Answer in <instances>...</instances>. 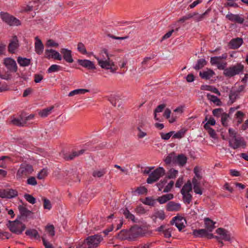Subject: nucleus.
I'll list each match as a JSON object with an SVG mask.
<instances>
[{
  "label": "nucleus",
  "instance_id": "1a4fd4ad",
  "mask_svg": "<svg viewBox=\"0 0 248 248\" xmlns=\"http://www.w3.org/2000/svg\"><path fill=\"white\" fill-rule=\"evenodd\" d=\"M129 232L130 241H134L137 238L145 234V230L137 226L131 227L129 230Z\"/></svg>",
  "mask_w": 248,
  "mask_h": 248
},
{
  "label": "nucleus",
  "instance_id": "7c9ffc66",
  "mask_svg": "<svg viewBox=\"0 0 248 248\" xmlns=\"http://www.w3.org/2000/svg\"><path fill=\"white\" fill-rule=\"evenodd\" d=\"M107 172V169L103 168L99 170H96L93 172L92 175L94 177L100 178L103 177Z\"/></svg>",
  "mask_w": 248,
  "mask_h": 248
},
{
  "label": "nucleus",
  "instance_id": "a19ab883",
  "mask_svg": "<svg viewBox=\"0 0 248 248\" xmlns=\"http://www.w3.org/2000/svg\"><path fill=\"white\" fill-rule=\"evenodd\" d=\"M178 171L173 168L170 169L168 172L167 178L169 179H174L178 175Z\"/></svg>",
  "mask_w": 248,
  "mask_h": 248
},
{
  "label": "nucleus",
  "instance_id": "39448f33",
  "mask_svg": "<svg viewBox=\"0 0 248 248\" xmlns=\"http://www.w3.org/2000/svg\"><path fill=\"white\" fill-rule=\"evenodd\" d=\"M7 226L11 232L16 234H21L26 228L25 225L17 220L9 221Z\"/></svg>",
  "mask_w": 248,
  "mask_h": 248
},
{
  "label": "nucleus",
  "instance_id": "603ef678",
  "mask_svg": "<svg viewBox=\"0 0 248 248\" xmlns=\"http://www.w3.org/2000/svg\"><path fill=\"white\" fill-rule=\"evenodd\" d=\"M167 183V180L166 179H164L163 180H161L158 183H157V186L158 188V190L163 191V190L165 187Z\"/></svg>",
  "mask_w": 248,
  "mask_h": 248
},
{
  "label": "nucleus",
  "instance_id": "774afa93",
  "mask_svg": "<svg viewBox=\"0 0 248 248\" xmlns=\"http://www.w3.org/2000/svg\"><path fill=\"white\" fill-rule=\"evenodd\" d=\"M44 208L48 210H50L51 208V204L49 200L44 198Z\"/></svg>",
  "mask_w": 248,
  "mask_h": 248
},
{
  "label": "nucleus",
  "instance_id": "f704fd0d",
  "mask_svg": "<svg viewBox=\"0 0 248 248\" xmlns=\"http://www.w3.org/2000/svg\"><path fill=\"white\" fill-rule=\"evenodd\" d=\"M210 11V9H208L204 13L201 15H199L197 13H193V14H195V15L192 18H193L197 22L201 21L204 18L205 16L208 14Z\"/></svg>",
  "mask_w": 248,
  "mask_h": 248
},
{
  "label": "nucleus",
  "instance_id": "4d7b16f0",
  "mask_svg": "<svg viewBox=\"0 0 248 248\" xmlns=\"http://www.w3.org/2000/svg\"><path fill=\"white\" fill-rule=\"evenodd\" d=\"M174 133V131H170L168 133H161L160 136L163 140H168L171 136H172Z\"/></svg>",
  "mask_w": 248,
  "mask_h": 248
},
{
  "label": "nucleus",
  "instance_id": "6e6d98bb",
  "mask_svg": "<svg viewBox=\"0 0 248 248\" xmlns=\"http://www.w3.org/2000/svg\"><path fill=\"white\" fill-rule=\"evenodd\" d=\"M173 185L174 182L173 181H170L167 185L165 186L163 190V192L166 193L170 191Z\"/></svg>",
  "mask_w": 248,
  "mask_h": 248
},
{
  "label": "nucleus",
  "instance_id": "a211bd4d",
  "mask_svg": "<svg viewBox=\"0 0 248 248\" xmlns=\"http://www.w3.org/2000/svg\"><path fill=\"white\" fill-rule=\"evenodd\" d=\"M181 208V204L174 202H170L166 205V210L170 212L178 211L180 210Z\"/></svg>",
  "mask_w": 248,
  "mask_h": 248
},
{
  "label": "nucleus",
  "instance_id": "de8ad7c7",
  "mask_svg": "<svg viewBox=\"0 0 248 248\" xmlns=\"http://www.w3.org/2000/svg\"><path fill=\"white\" fill-rule=\"evenodd\" d=\"M229 117V114L226 113H223L221 116V121L222 125L224 126H228V119Z\"/></svg>",
  "mask_w": 248,
  "mask_h": 248
},
{
  "label": "nucleus",
  "instance_id": "69168bd1",
  "mask_svg": "<svg viewBox=\"0 0 248 248\" xmlns=\"http://www.w3.org/2000/svg\"><path fill=\"white\" fill-rule=\"evenodd\" d=\"M169 225H162L155 229L156 232H160L163 234Z\"/></svg>",
  "mask_w": 248,
  "mask_h": 248
},
{
  "label": "nucleus",
  "instance_id": "2eb2a0df",
  "mask_svg": "<svg viewBox=\"0 0 248 248\" xmlns=\"http://www.w3.org/2000/svg\"><path fill=\"white\" fill-rule=\"evenodd\" d=\"M45 57L48 59L53 58L60 61L62 60V57L60 53L52 49H46L45 50Z\"/></svg>",
  "mask_w": 248,
  "mask_h": 248
},
{
  "label": "nucleus",
  "instance_id": "b1692460",
  "mask_svg": "<svg viewBox=\"0 0 248 248\" xmlns=\"http://www.w3.org/2000/svg\"><path fill=\"white\" fill-rule=\"evenodd\" d=\"M192 183L193 185V189L196 194L202 195V191L200 187V182L198 181L196 177H194L192 179Z\"/></svg>",
  "mask_w": 248,
  "mask_h": 248
},
{
  "label": "nucleus",
  "instance_id": "9d476101",
  "mask_svg": "<svg viewBox=\"0 0 248 248\" xmlns=\"http://www.w3.org/2000/svg\"><path fill=\"white\" fill-rule=\"evenodd\" d=\"M245 145L246 143L244 140L240 136H237L234 138H229V146L233 149H236Z\"/></svg>",
  "mask_w": 248,
  "mask_h": 248
},
{
  "label": "nucleus",
  "instance_id": "37998d69",
  "mask_svg": "<svg viewBox=\"0 0 248 248\" xmlns=\"http://www.w3.org/2000/svg\"><path fill=\"white\" fill-rule=\"evenodd\" d=\"M11 122L14 125L21 126H24L26 124V121H23L22 119H19L17 118L13 119Z\"/></svg>",
  "mask_w": 248,
  "mask_h": 248
},
{
  "label": "nucleus",
  "instance_id": "72a5a7b5",
  "mask_svg": "<svg viewBox=\"0 0 248 248\" xmlns=\"http://www.w3.org/2000/svg\"><path fill=\"white\" fill-rule=\"evenodd\" d=\"M207 97L208 99L213 102L214 103L216 104L217 106H221V101L218 98L217 96L208 93L207 94Z\"/></svg>",
  "mask_w": 248,
  "mask_h": 248
},
{
  "label": "nucleus",
  "instance_id": "c85d7f7f",
  "mask_svg": "<svg viewBox=\"0 0 248 248\" xmlns=\"http://www.w3.org/2000/svg\"><path fill=\"white\" fill-rule=\"evenodd\" d=\"M192 234L196 237H204L206 234V230L204 229L194 230Z\"/></svg>",
  "mask_w": 248,
  "mask_h": 248
},
{
  "label": "nucleus",
  "instance_id": "c03bdc74",
  "mask_svg": "<svg viewBox=\"0 0 248 248\" xmlns=\"http://www.w3.org/2000/svg\"><path fill=\"white\" fill-rule=\"evenodd\" d=\"M208 231L206 230V234L205 235V237L207 238L208 239H211V238H216L217 239V242L219 244H221L220 247H222L224 245V244H223L222 241H221L220 240V237L219 236H214L212 233H208Z\"/></svg>",
  "mask_w": 248,
  "mask_h": 248
},
{
  "label": "nucleus",
  "instance_id": "a878e982",
  "mask_svg": "<svg viewBox=\"0 0 248 248\" xmlns=\"http://www.w3.org/2000/svg\"><path fill=\"white\" fill-rule=\"evenodd\" d=\"M165 218V215L164 212L162 210H160L155 212L152 216V218L154 222H156L157 219L158 218L161 220H163Z\"/></svg>",
  "mask_w": 248,
  "mask_h": 248
},
{
  "label": "nucleus",
  "instance_id": "423d86ee",
  "mask_svg": "<svg viewBox=\"0 0 248 248\" xmlns=\"http://www.w3.org/2000/svg\"><path fill=\"white\" fill-rule=\"evenodd\" d=\"M244 70V65L241 63H237L224 69L223 75L227 77H232L238 75Z\"/></svg>",
  "mask_w": 248,
  "mask_h": 248
},
{
  "label": "nucleus",
  "instance_id": "c756f323",
  "mask_svg": "<svg viewBox=\"0 0 248 248\" xmlns=\"http://www.w3.org/2000/svg\"><path fill=\"white\" fill-rule=\"evenodd\" d=\"M17 61L21 66H27L31 63V59L21 57H18Z\"/></svg>",
  "mask_w": 248,
  "mask_h": 248
},
{
  "label": "nucleus",
  "instance_id": "f03ea898",
  "mask_svg": "<svg viewBox=\"0 0 248 248\" xmlns=\"http://www.w3.org/2000/svg\"><path fill=\"white\" fill-rule=\"evenodd\" d=\"M103 51L106 55L107 59H102L95 57L97 61L98 65L102 69L109 70L111 73H115L117 70V66L115 64L112 60H111L109 58L107 50H104Z\"/></svg>",
  "mask_w": 248,
  "mask_h": 248
},
{
  "label": "nucleus",
  "instance_id": "f3484780",
  "mask_svg": "<svg viewBox=\"0 0 248 248\" xmlns=\"http://www.w3.org/2000/svg\"><path fill=\"white\" fill-rule=\"evenodd\" d=\"M78 63L80 65L88 70H94L96 69L95 65L93 62L88 60H78Z\"/></svg>",
  "mask_w": 248,
  "mask_h": 248
},
{
  "label": "nucleus",
  "instance_id": "8fccbe9b",
  "mask_svg": "<svg viewBox=\"0 0 248 248\" xmlns=\"http://www.w3.org/2000/svg\"><path fill=\"white\" fill-rule=\"evenodd\" d=\"M47 175V170L46 169H43L38 173L37 177L39 179H44Z\"/></svg>",
  "mask_w": 248,
  "mask_h": 248
},
{
  "label": "nucleus",
  "instance_id": "864d4df0",
  "mask_svg": "<svg viewBox=\"0 0 248 248\" xmlns=\"http://www.w3.org/2000/svg\"><path fill=\"white\" fill-rule=\"evenodd\" d=\"M78 50L83 54H86L87 53L84 45L82 43L78 44Z\"/></svg>",
  "mask_w": 248,
  "mask_h": 248
},
{
  "label": "nucleus",
  "instance_id": "dca6fc26",
  "mask_svg": "<svg viewBox=\"0 0 248 248\" xmlns=\"http://www.w3.org/2000/svg\"><path fill=\"white\" fill-rule=\"evenodd\" d=\"M243 43L242 38L237 37L232 39L229 43L228 46L230 48L235 49L238 48Z\"/></svg>",
  "mask_w": 248,
  "mask_h": 248
},
{
  "label": "nucleus",
  "instance_id": "7ed1b4c3",
  "mask_svg": "<svg viewBox=\"0 0 248 248\" xmlns=\"http://www.w3.org/2000/svg\"><path fill=\"white\" fill-rule=\"evenodd\" d=\"M34 171L32 165L29 164L22 163L20 165L16 173V178L17 180L26 178L31 174Z\"/></svg>",
  "mask_w": 248,
  "mask_h": 248
},
{
  "label": "nucleus",
  "instance_id": "5fc2aeb1",
  "mask_svg": "<svg viewBox=\"0 0 248 248\" xmlns=\"http://www.w3.org/2000/svg\"><path fill=\"white\" fill-rule=\"evenodd\" d=\"M172 230V227L169 225L165 232L163 233L164 237L167 238H170L171 236V232Z\"/></svg>",
  "mask_w": 248,
  "mask_h": 248
},
{
  "label": "nucleus",
  "instance_id": "4be33fe9",
  "mask_svg": "<svg viewBox=\"0 0 248 248\" xmlns=\"http://www.w3.org/2000/svg\"><path fill=\"white\" fill-rule=\"evenodd\" d=\"M187 157L184 154H181L176 156L175 163L180 166H184L187 162Z\"/></svg>",
  "mask_w": 248,
  "mask_h": 248
},
{
  "label": "nucleus",
  "instance_id": "680f3d73",
  "mask_svg": "<svg viewBox=\"0 0 248 248\" xmlns=\"http://www.w3.org/2000/svg\"><path fill=\"white\" fill-rule=\"evenodd\" d=\"M10 234L7 232H4L0 230V239L3 240L5 239H9L10 237Z\"/></svg>",
  "mask_w": 248,
  "mask_h": 248
},
{
  "label": "nucleus",
  "instance_id": "338daca9",
  "mask_svg": "<svg viewBox=\"0 0 248 248\" xmlns=\"http://www.w3.org/2000/svg\"><path fill=\"white\" fill-rule=\"evenodd\" d=\"M135 191L139 194H144L147 192V189L145 186H140L137 187Z\"/></svg>",
  "mask_w": 248,
  "mask_h": 248
},
{
  "label": "nucleus",
  "instance_id": "e433bc0d",
  "mask_svg": "<svg viewBox=\"0 0 248 248\" xmlns=\"http://www.w3.org/2000/svg\"><path fill=\"white\" fill-rule=\"evenodd\" d=\"M123 214L124 215L126 219L128 220H131L133 222H136L135 220V217L134 215L131 214L127 208H125V209L124 210Z\"/></svg>",
  "mask_w": 248,
  "mask_h": 248
},
{
  "label": "nucleus",
  "instance_id": "aec40b11",
  "mask_svg": "<svg viewBox=\"0 0 248 248\" xmlns=\"http://www.w3.org/2000/svg\"><path fill=\"white\" fill-rule=\"evenodd\" d=\"M215 75L214 71L211 69L207 68L206 70L201 71L199 75L202 78L208 80L210 79Z\"/></svg>",
  "mask_w": 248,
  "mask_h": 248
},
{
  "label": "nucleus",
  "instance_id": "c9c22d12",
  "mask_svg": "<svg viewBox=\"0 0 248 248\" xmlns=\"http://www.w3.org/2000/svg\"><path fill=\"white\" fill-rule=\"evenodd\" d=\"M207 64V62L204 59H199L196 64L194 67L196 70H199L203 68Z\"/></svg>",
  "mask_w": 248,
  "mask_h": 248
},
{
  "label": "nucleus",
  "instance_id": "ddd939ff",
  "mask_svg": "<svg viewBox=\"0 0 248 248\" xmlns=\"http://www.w3.org/2000/svg\"><path fill=\"white\" fill-rule=\"evenodd\" d=\"M216 233H217L220 236V240H223L225 241H230L231 240V235L229 231L222 228H219L216 231Z\"/></svg>",
  "mask_w": 248,
  "mask_h": 248
},
{
  "label": "nucleus",
  "instance_id": "a18cd8bd",
  "mask_svg": "<svg viewBox=\"0 0 248 248\" xmlns=\"http://www.w3.org/2000/svg\"><path fill=\"white\" fill-rule=\"evenodd\" d=\"M18 208L19 212L22 216L27 217L29 216L31 213L30 211L23 206H19Z\"/></svg>",
  "mask_w": 248,
  "mask_h": 248
},
{
  "label": "nucleus",
  "instance_id": "473e14b6",
  "mask_svg": "<svg viewBox=\"0 0 248 248\" xmlns=\"http://www.w3.org/2000/svg\"><path fill=\"white\" fill-rule=\"evenodd\" d=\"M54 106L46 108L39 112V115L41 117H46L51 113V111L53 109Z\"/></svg>",
  "mask_w": 248,
  "mask_h": 248
},
{
  "label": "nucleus",
  "instance_id": "f8f14e48",
  "mask_svg": "<svg viewBox=\"0 0 248 248\" xmlns=\"http://www.w3.org/2000/svg\"><path fill=\"white\" fill-rule=\"evenodd\" d=\"M186 222V219L183 217L176 216L172 218L170 223L171 225L174 224L178 228V230L181 232L184 228H185L184 222Z\"/></svg>",
  "mask_w": 248,
  "mask_h": 248
},
{
  "label": "nucleus",
  "instance_id": "58836bf2",
  "mask_svg": "<svg viewBox=\"0 0 248 248\" xmlns=\"http://www.w3.org/2000/svg\"><path fill=\"white\" fill-rule=\"evenodd\" d=\"M18 195V192L15 189H6V198L11 199L16 197Z\"/></svg>",
  "mask_w": 248,
  "mask_h": 248
},
{
  "label": "nucleus",
  "instance_id": "bb28decb",
  "mask_svg": "<svg viewBox=\"0 0 248 248\" xmlns=\"http://www.w3.org/2000/svg\"><path fill=\"white\" fill-rule=\"evenodd\" d=\"M201 89L202 90L209 91L217 94L218 95H220V93L218 89L213 86L207 85H202L201 86Z\"/></svg>",
  "mask_w": 248,
  "mask_h": 248
},
{
  "label": "nucleus",
  "instance_id": "79ce46f5",
  "mask_svg": "<svg viewBox=\"0 0 248 248\" xmlns=\"http://www.w3.org/2000/svg\"><path fill=\"white\" fill-rule=\"evenodd\" d=\"M245 114L244 113L241 111H238L235 115V118L237 120V125H239L240 124H241L243 121V117L244 116Z\"/></svg>",
  "mask_w": 248,
  "mask_h": 248
},
{
  "label": "nucleus",
  "instance_id": "e2e57ef3",
  "mask_svg": "<svg viewBox=\"0 0 248 248\" xmlns=\"http://www.w3.org/2000/svg\"><path fill=\"white\" fill-rule=\"evenodd\" d=\"M27 183L31 186H36L37 184V181L34 177L31 176L28 178Z\"/></svg>",
  "mask_w": 248,
  "mask_h": 248
},
{
  "label": "nucleus",
  "instance_id": "6ab92c4d",
  "mask_svg": "<svg viewBox=\"0 0 248 248\" xmlns=\"http://www.w3.org/2000/svg\"><path fill=\"white\" fill-rule=\"evenodd\" d=\"M35 42L34 44L35 51L36 53L38 55H41L42 54L44 46L43 44L42 43L41 40L38 38V36H36L35 38Z\"/></svg>",
  "mask_w": 248,
  "mask_h": 248
},
{
  "label": "nucleus",
  "instance_id": "052dcab7",
  "mask_svg": "<svg viewBox=\"0 0 248 248\" xmlns=\"http://www.w3.org/2000/svg\"><path fill=\"white\" fill-rule=\"evenodd\" d=\"M60 68V66L56 65V64H53L51 65L49 68L47 70L48 73H52L55 72L59 71Z\"/></svg>",
  "mask_w": 248,
  "mask_h": 248
},
{
  "label": "nucleus",
  "instance_id": "393cba45",
  "mask_svg": "<svg viewBox=\"0 0 248 248\" xmlns=\"http://www.w3.org/2000/svg\"><path fill=\"white\" fill-rule=\"evenodd\" d=\"M173 198V195L171 193L163 195L162 196L159 197L156 201H158L160 204H163Z\"/></svg>",
  "mask_w": 248,
  "mask_h": 248
},
{
  "label": "nucleus",
  "instance_id": "13d9d810",
  "mask_svg": "<svg viewBox=\"0 0 248 248\" xmlns=\"http://www.w3.org/2000/svg\"><path fill=\"white\" fill-rule=\"evenodd\" d=\"M24 198L29 202L31 204H34L36 202L35 199L31 195L29 194H25Z\"/></svg>",
  "mask_w": 248,
  "mask_h": 248
},
{
  "label": "nucleus",
  "instance_id": "4c0bfd02",
  "mask_svg": "<svg viewBox=\"0 0 248 248\" xmlns=\"http://www.w3.org/2000/svg\"><path fill=\"white\" fill-rule=\"evenodd\" d=\"M25 234L27 235L30 236L31 237H33L35 238L38 239L40 238V236L37 231L35 229L27 230L25 232Z\"/></svg>",
  "mask_w": 248,
  "mask_h": 248
},
{
  "label": "nucleus",
  "instance_id": "ea45409f",
  "mask_svg": "<svg viewBox=\"0 0 248 248\" xmlns=\"http://www.w3.org/2000/svg\"><path fill=\"white\" fill-rule=\"evenodd\" d=\"M89 92V90L87 89H79L73 90L69 93L68 96H73L76 94H84L86 93Z\"/></svg>",
  "mask_w": 248,
  "mask_h": 248
},
{
  "label": "nucleus",
  "instance_id": "09e8293b",
  "mask_svg": "<svg viewBox=\"0 0 248 248\" xmlns=\"http://www.w3.org/2000/svg\"><path fill=\"white\" fill-rule=\"evenodd\" d=\"M54 227L53 225H47L46 227V231L49 233V235L53 237L55 235Z\"/></svg>",
  "mask_w": 248,
  "mask_h": 248
},
{
  "label": "nucleus",
  "instance_id": "49530a36",
  "mask_svg": "<svg viewBox=\"0 0 248 248\" xmlns=\"http://www.w3.org/2000/svg\"><path fill=\"white\" fill-rule=\"evenodd\" d=\"M238 93L236 91H231L229 94V99L230 101L231 104H232L234 102L238 96Z\"/></svg>",
  "mask_w": 248,
  "mask_h": 248
},
{
  "label": "nucleus",
  "instance_id": "9b49d317",
  "mask_svg": "<svg viewBox=\"0 0 248 248\" xmlns=\"http://www.w3.org/2000/svg\"><path fill=\"white\" fill-rule=\"evenodd\" d=\"M4 66L11 72H16L17 66L16 62L11 58H6L3 60V62Z\"/></svg>",
  "mask_w": 248,
  "mask_h": 248
},
{
  "label": "nucleus",
  "instance_id": "2f4dec72",
  "mask_svg": "<svg viewBox=\"0 0 248 248\" xmlns=\"http://www.w3.org/2000/svg\"><path fill=\"white\" fill-rule=\"evenodd\" d=\"M118 237L121 240H130L129 230H122L118 234Z\"/></svg>",
  "mask_w": 248,
  "mask_h": 248
},
{
  "label": "nucleus",
  "instance_id": "6e6552de",
  "mask_svg": "<svg viewBox=\"0 0 248 248\" xmlns=\"http://www.w3.org/2000/svg\"><path fill=\"white\" fill-rule=\"evenodd\" d=\"M0 17L3 22L10 26H18L20 24V22L18 19L7 12H1Z\"/></svg>",
  "mask_w": 248,
  "mask_h": 248
},
{
  "label": "nucleus",
  "instance_id": "20e7f679",
  "mask_svg": "<svg viewBox=\"0 0 248 248\" xmlns=\"http://www.w3.org/2000/svg\"><path fill=\"white\" fill-rule=\"evenodd\" d=\"M192 190L190 181L188 180L183 186L181 190V193L183 196V202L186 204H189L192 200V196L190 193Z\"/></svg>",
  "mask_w": 248,
  "mask_h": 248
},
{
  "label": "nucleus",
  "instance_id": "3c124183",
  "mask_svg": "<svg viewBox=\"0 0 248 248\" xmlns=\"http://www.w3.org/2000/svg\"><path fill=\"white\" fill-rule=\"evenodd\" d=\"M195 15V14H187L186 16H183V17L180 18L178 20V22L183 23V22H185L186 20H187L190 19V18H192Z\"/></svg>",
  "mask_w": 248,
  "mask_h": 248
},
{
  "label": "nucleus",
  "instance_id": "4468645a",
  "mask_svg": "<svg viewBox=\"0 0 248 248\" xmlns=\"http://www.w3.org/2000/svg\"><path fill=\"white\" fill-rule=\"evenodd\" d=\"M19 47V41L16 36L13 37L8 46L9 52L12 54L15 53L16 49Z\"/></svg>",
  "mask_w": 248,
  "mask_h": 248
},
{
  "label": "nucleus",
  "instance_id": "412c9836",
  "mask_svg": "<svg viewBox=\"0 0 248 248\" xmlns=\"http://www.w3.org/2000/svg\"><path fill=\"white\" fill-rule=\"evenodd\" d=\"M61 52L63 56V58L66 62L69 63L73 62L74 61L72 57V52L71 50L66 48H62Z\"/></svg>",
  "mask_w": 248,
  "mask_h": 248
},
{
  "label": "nucleus",
  "instance_id": "0eeeda50",
  "mask_svg": "<svg viewBox=\"0 0 248 248\" xmlns=\"http://www.w3.org/2000/svg\"><path fill=\"white\" fill-rule=\"evenodd\" d=\"M165 170L162 167H159L153 171L147 179V183L152 184L157 181L161 177L164 175Z\"/></svg>",
  "mask_w": 248,
  "mask_h": 248
},
{
  "label": "nucleus",
  "instance_id": "cd10ccee",
  "mask_svg": "<svg viewBox=\"0 0 248 248\" xmlns=\"http://www.w3.org/2000/svg\"><path fill=\"white\" fill-rule=\"evenodd\" d=\"M176 156V154L172 152L166 157L164 162L166 164H170L171 162L175 163Z\"/></svg>",
  "mask_w": 248,
  "mask_h": 248
},
{
  "label": "nucleus",
  "instance_id": "bf43d9fd",
  "mask_svg": "<svg viewBox=\"0 0 248 248\" xmlns=\"http://www.w3.org/2000/svg\"><path fill=\"white\" fill-rule=\"evenodd\" d=\"M155 203V200L150 197H147L145 199L144 203L148 205L153 206Z\"/></svg>",
  "mask_w": 248,
  "mask_h": 248
},
{
  "label": "nucleus",
  "instance_id": "5701e85b",
  "mask_svg": "<svg viewBox=\"0 0 248 248\" xmlns=\"http://www.w3.org/2000/svg\"><path fill=\"white\" fill-rule=\"evenodd\" d=\"M204 224L205 229L207 231L209 232H212V231L215 229V222L213 220L210 219L209 218L206 217L204 219Z\"/></svg>",
  "mask_w": 248,
  "mask_h": 248
},
{
  "label": "nucleus",
  "instance_id": "f257e3e1",
  "mask_svg": "<svg viewBox=\"0 0 248 248\" xmlns=\"http://www.w3.org/2000/svg\"><path fill=\"white\" fill-rule=\"evenodd\" d=\"M103 238L101 235L95 234L88 236L83 242L79 245L77 248H96L99 245Z\"/></svg>",
  "mask_w": 248,
  "mask_h": 248
},
{
  "label": "nucleus",
  "instance_id": "0e129e2a",
  "mask_svg": "<svg viewBox=\"0 0 248 248\" xmlns=\"http://www.w3.org/2000/svg\"><path fill=\"white\" fill-rule=\"evenodd\" d=\"M223 109L221 108H216L213 110V114L214 116L219 117L221 116V114L223 113Z\"/></svg>",
  "mask_w": 248,
  "mask_h": 248
}]
</instances>
